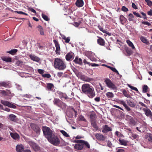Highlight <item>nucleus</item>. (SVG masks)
Wrapping results in <instances>:
<instances>
[{"mask_svg": "<svg viewBox=\"0 0 152 152\" xmlns=\"http://www.w3.org/2000/svg\"><path fill=\"white\" fill-rule=\"evenodd\" d=\"M82 79L83 80L87 82H89L92 80V78H89L84 75L82 76Z\"/></svg>", "mask_w": 152, "mask_h": 152, "instance_id": "nucleus-31", "label": "nucleus"}, {"mask_svg": "<svg viewBox=\"0 0 152 152\" xmlns=\"http://www.w3.org/2000/svg\"><path fill=\"white\" fill-rule=\"evenodd\" d=\"M54 104L59 107L62 101L59 99L55 98L53 100Z\"/></svg>", "mask_w": 152, "mask_h": 152, "instance_id": "nucleus-21", "label": "nucleus"}, {"mask_svg": "<svg viewBox=\"0 0 152 152\" xmlns=\"http://www.w3.org/2000/svg\"><path fill=\"white\" fill-rule=\"evenodd\" d=\"M63 39L65 40V42L66 43H69L70 41V37H63Z\"/></svg>", "mask_w": 152, "mask_h": 152, "instance_id": "nucleus-48", "label": "nucleus"}, {"mask_svg": "<svg viewBox=\"0 0 152 152\" xmlns=\"http://www.w3.org/2000/svg\"><path fill=\"white\" fill-rule=\"evenodd\" d=\"M54 87V85L52 83H49L47 84V88L48 90L52 91V88Z\"/></svg>", "mask_w": 152, "mask_h": 152, "instance_id": "nucleus-32", "label": "nucleus"}, {"mask_svg": "<svg viewBox=\"0 0 152 152\" xmlns=\"http://www.w3.org/2000/svg\"><path fill=\"white\" fill-rule=\"evenodd\" d=\"M140 39L141 41L143 43H145L146 45H148L149 44V42L148 40L144 37L143 36H141Z\"/></svg>", "mask_w": 152, "mask_h": 152, "instance_id": "nucleus-28", "label": "nucleus"}, {"mask_svg": "<svg viewBox=\"0 0 152 152\" xmlns=\"http://www.w3.org/2000/svg\"><path fill=\"white\" fill-rule=\"evenodd\" d=\"M74 54L73 53L69 52L66 56L65 58L67 61H70L72 60L74 58Z\"/></svg>", "mask_w": 152, "mask_h": 152, "instance_id": "nucleus-9", "label": "nucleus"}, {"mask_svg": "<svg viewBox=\"0 0 152 152\" xmlns=\"http://www.w3.org/2000/svg\"><path fill=\"white\" fill-rule=\"evenodd\" d=\"M31 128L36 133L38 134H39L41 132V129L38 125L35 124L31 123L30 124Z\"/></svg>", "mask_w": 152, "mask_h": 152, "instance_id": "nucleus-6", "label": "nucleus"}, {"mask_svg": "<svg viewBox=\"0 0 152 152\" xmlns=\"http://www.w3.org/2000/svg\"><path fill=\"white\" fill-rule=\"evenodd\" d=\"M75 4L78 7H81L83 6V0H77L75 2Z\"/></svg>", "mask_w": 152, "mask_h": 152, "instance_id": "nucleus-17", "label": "nucleus"}, {"mask_svg": "<svg viewBox=\"0 0 152 152\" xmlns=\"http://www.w3.org/2000/svg\"><path fill=\"white\" fill-rule=\"evenodd\" d=\"M107 97L111 99L114 96V94L112 92H108L106 94Z\"/></svg>", "mask_w": 152, "mask_h": 152, "instance_id": "nucleus-40", "label": "nucleus"}, {"mask_svg": "<svg viewBox=\"0 0 152 152\" xmlns=\"http://www.w3.org/2000/svg\"><path fill=\"white\" fill-rule=\"evenodd\" d=\"M147 3V4L150 7L152 6V2L149 0H145Z\"/></svg>", "mask_w": 152, "mask_h": 152, "instance_id": "nucleus-51", "label": "nucleus"}, {"mask_svg": "<svg viewBox=\"0 0 152 152\" xmlns=\"http://www.w3.org/2000/svg\"><path fill=\"white\" fill-rule=\"evenodd\" d=\"M48 140L52 144L55 145H57L60 143V141L56 136L54 134L52 135V136Z\"/></svg>", "mask_w": 152, "mask_h": 152, "instance_id": "nucleus-4", "label": "nucleus"}, {"mask_svg": "<svg viewBox=\"0 0 152 152\" xmlns=\"http://www.w3.org/2000/svg\"><path fill=\"white\" fill-rule=\"evenodd\" d=\"M121 10L122 11L125 12H126L128 11V9L125 6H122Z\"/></svg>", "mask_w": 152, "mask_h": 152, "instance_id": "nucleus-53", "label": "nucleus"}, {"mask_svg": "<svg viewBox=\"0 0 152 152\" xmlns=\"http://www.w3.org/2000/svg\"><path fill=\"white\" fill-rule=\"evenodd\" d=\"M129 126H133L137 125V122L133 118L131 117L129 120Z\"/></svg>", "mask_w": 152, "mask_h": 152, "instance_id": "nucleus-20", "label": "nucleus"}, {"mask_svg": "<svg viewBox=\"0 0 152 152\" xmlns=\"http://www.w3.org/2000/svg\"><path fill=\"white\" fill-rule=\"evenodd\" d=\"M126 42L128 45L132 48L133 49H135V47L134 46L133 43L129 40H126Z\"/></svg>", "mask_w": 152, "mask_h": 152, "instance_id": "nucleus-36", "label": "nucleus"}, {"mask_svg": "<svg viewBox=\"0 0 152 152\" xmlns=\"http://www.w3.org/2000/svg\"><path fill=\"white\" fill-rule=\"evenodd\" d=\"M20 152H31L30 150H24V146L22 144L20 145Z\"/></svg>", "mask_w": 152, "mask_h": 152, "instance_id": "nucleus-26", "label": "nucleus"}, {"mask_svg": "<svg viewBox=\"0 0 152 152\" xmlns=\"http://www.w3.org/2000/svg\"><path fill=\"white\" fill-rule=\"evenodd\" d=\"M53 41L56 48V50L55 51L56 53L57 54H60V48L59 44L58 43V42L56 40H54Z\"/></svg>", "mask_w": 152, "mask_h": 152, "instance_id": "nucleus-8", "label": "nucleus"}, {"mask_svg": "<svg viewBox=\"0 0 152 152\" xmlns=\"http://www.w3.org/2000/svg\"><path fill=\"white\" fill-rule=\"evenodd\" d=\"M58 96L61 99L64 98L65 99H66L67 98V96L65 94L61 92H58Z\"/></svg>", "mask_w": 152, "mask_h": 152, "instance_id": "nucleus-24", "label": "nucleus"}, {"mask_svg": "<svg viewBox=\"0 0 152 152\" xmlns=\"http://www.w3.org/2000/svg\"><path fill=\"white\" fill-rule=\"evenodd\" d=\"M23 98L24 100H26V98L30 99L31 97V96L30 95L26 94L24 95H20Z\"/></svg>", "mask_w": 152, "mask_h": 152, "instance_id": "nucleus-44", "label": "nucleus"}, {"mask_svg": "<svg viewBox=\"0 0 152 152\" xmlns=\"http://www.w3.org/2000/svg\"><path fill=\"white\" fill-rule=\"evenodd\" d=\"M9 118L10 120L13 121H16L17 118L15 115L13 114H10L9 116Z\"/></svg>", "mask_w": 152, "mask_h": 152, "instance_id": "nucleus-30", "label": "nucleus"}, {"mask_svg": "<svg viewBox=\"0 0 152 152\" xmlns=\"http://www.w3.org/2000/svg\"><path fill=\"white\" fill-rule=\"evenodd\" d=\"M29 143L30 146L35 151H36L39 149V147L36 143L32 141H29Z\"/></svg>", "mask_w": 152, "mask_h": 152, "instance_id": "nucleus-11", "label": "nucleus"}, {"mask_svg": "<svg viewBox=\"0 0 152 152\" xmlns=\"http://www.w3.org/2000/svg\"><path fill=\"white\" fill-rule=\"evenodd\" d=\"M142 23L143 24L146 25L148 26L151 25V23L148 21H142Z\"/></svg>", "mask_w": 152, "mask_h": 152, "instance_id": "nucleus-54", "label": "nucleus"}, {"mask_svg": "<svg viewBox=\"0 0 152 152\" xmlns=\"http://www.w3.org/2000/svg\"><path fill=\"white\" fill-rule=\"evenodd\" d=\"M54 66L55 69L59 70H63L66 67L64 62L59 58H56L54 61Z\"/></svg>", "mask_w": 152, "mask_h": 152, "instance_id": "nucleus-2", "label": "nucleus"}, {"mask_svg": "<svg viewBox=\"0 0 152 152\" xmlns=\"http://www.w3.org/2000/svg\"><path fill=\"white\" fill-rule=\"evenodd\" d=\"M94 100L96 102H99L100 101V98L99 97H97L94 99Z\"/></svg>", "mask_w": 152, "mask_h": 152, "instance_id": "nucleus-64", "label": "nucleus"}, {"mask_svg": "<svg viewBox=\"0 0 152 152\" xmlns=\"http://www.w3.org/2000/svg\"><path fill=\"white\" fill-rule=\"evenodd\" d=\"M18 51V50L17 49H12L10 50L7 51V53L10 54L12 55H14L16 54Z\"/></svg>", "mask_w": 152, "mask_h": 152, "instance_id": "nucleus-27", "label": "nucleus"}, {"mask_svg": "<svg viewBox=\"0 0 152 152\" xmlns=\"http://www.w3.org/2000/svg\"><path fill=\"white\" fill-rule=\"evenodd\" d=\"M107 146L110 148H112V144L111 142L110 141H108L107 143Z\"/></svg>", "mask_w": 152, "mask_h": 152, "instance_id": "nucleus-57", "label": "nucleus"}, {"mask_svg": "<svg viewBox=\"0 0 152 152\" xmlns=\"http://www.w3.org/2000/svg\"><path fill=\"white\" fill-rule=\"evenodd\" d=\"M104 82L108 88L114 90L116 89L117 87L116 86L109 78H106L104 80Z\"/></svg>", "mask_w": 152, "mask_h": 152, "instance_id": "nucleus-5", "label": "nucleus"}, {"mask_svg": "<svg viewBox=\"0 0 152 152\" xmlns=\"http://www.w3.org/2000/svg\"><path fill=\"white\" fill-rule=\"evenodd\" d=\"M2 59L3 61L8 62H10L12 61L11 58L9 57H3Z\"/></svg>", "mask_w": 152, "mask_h": 152, "instance_id": "nucleus-33", "label": "nucleus"}, {"mask_svg": "<svg viewBox=\"0 0 152 152\" xmlns=\"http://www.w3.org/2000/svg\"><path fill=\"white\" fill-rule=\"evenodd\" d=\"M127 86L131 89H132V90H134L135 91H138V90L134 86H131L129 84H127Z\"/></svg>", "mask_w": 152, "mask_h": 152, "instance_id": "nucleus-50", "label": "nucleus"}, {"mask_svg": "<svg viewBox=\"0 0 152 152\" xmlns=\"http://www.w3.org/2000/svg\"><path fill=\"white\" fill-rule=\"evenodd\" d=\"M63 73L62 72H58L57 74V75L59 77H60L62 76Z\"/></svg>", "mask_w": 152, "mask_h": 152, "instance_id": "nucleus-59", "label": "nucleus"}, {"mask_svg": "<svg viewBox=\"0 0 152 152\" xmlns=\"http://www.w3.org/2000/svg\"><path fill=\"white\" fill-rule=\"evenodd\" d=\"M108 67L114 72H117V70H116V69L114 67H112L110 66H108Z\"/></svg>", "mask_w": 152, "mask_h": 152, "instance_id": "nucleus-55", "label": "nucleus"}, {"mask_svg": "<svg viewBox=\"0 0 152 152\" xmlns=\"http://www.w3.org/2000/svg\"><path fill=\"white\" fill-rule=\"evenodd\" d=\"M112 130V129L107 125H105L102 126V132L103 133H107L108 132L111 131Z\"/></svg>", "mask_w": 152, "mask_h": 152, "instance_id": "nucleus-10", "label": "nucleus"}, {"mask_svg": "<svg viewBox=\"0 0 152 152\" xmlns=\"http://www.w3.org/2000/svg\"><path fill=\"white\" fill-rule=\"evenodd\" d=\"M29 56L31 59L34 61L38 62L40 61L39 58L35 55H30Z\"/></svg>", "mask_w": 152, "mask_h": 152, "instance_id": "nucleus-18", "label": "nucleus"}, {"mask_svg": "<svg viewBox=\"0 0 152 152\" xmlns=\"http://www.w3.org/2000/svg\"><path fill=\"white\" fill-rule=\"evenodd\" d=\"M90 118L91 119V122L95 121L96 118V115L94 114H91L90 115Z\"/></svg>", "mask_w": 152, "mask_h": 152, "instance_id": "nucleus-37", "label": "nucleus"}, {"mask_svg": "<svg viewBox=\"0 0 152 152\" xmlns=\"http://www.w3.org/2000/svg\"><path fill=\"white\" fill-rule=\"evenodd\" d=\"M141 14L143 16V18L144 19H147V17L146 14L142 12H141Z\"/></svg>", "mask_w": 152, "mask_h": 152, "instance_id": "nucleus-61", "label": "nucleus"}, {"mask_svg": "<svg viewBox=\"0 0 152 152\" xmlns=\"http://www.w3.org/2000/svg\"><path fill=\"white\" fill-rule=\"evenodd\" d=\"M119 141L120 144L122 145L126 146L127 144V141L124 139H119Z\"/></svg>", "mask_w": 152, "mask_h": 152, "instance_id": "nucleus-35", "label": "nucleus"}, {"mask_svg": "<svg viewBox=\"0 0 152 152\" xmlns=\"http://www.w3.org/2000/svg\"><path fill=\"white\" fill-rule=\"evenodd\" d=\"M126 52L129 55H131L132 53V52L130 50H126Z\"/></svg>", "mask_w": 152, "mask_h": 152, "instance_id": "nucleus-62", "label": "nucleus"}, {"mask_svg": "<svg viewBox=\"0 0 152 152\" xmlns=\"http://www.w3.org/2000/svg\"><path fill=\"white\" fill-rule=\"evenodd\" d=\"M132 7L134 9H137V6H136L135 4L134 3H132Z\"/></svg>", "mask_w": 152, "mask_h": 152, "instance_id": "nucleus-63", "label": "nucleus"}, {"mask_svg": "<svg viewBox=\"0 0 152 152\" xmlns=\"http://www.w3.org/2000/svg\"><path fill=\"white\" fill-rule=\"evenodd\" d=\"M83 146L82 143H80L76 144L74 148L79 150H81L83 149Z\"/></svg>", "mask_w": 152, "mask_h": 152, "instance_id": "nucleus-25", "label": "nucleus"}, {"mask_svg": "<svg viewBox=\"0 0 152 152\" xmlns=\"http://www.w3.org/2000/svg\"><path fill=\"white\" fill-rule=\"evenodd\" d=\"M79 118L80 120L83 121H86V119L84 118V116L81 115L79 117Z\"/></svg>", "mask_w": 152, "mask_h": 152, "instance_id": "nucleus-60", "label": "nucleus"}, {"mask_svg": "<svg viewBox=\"0 0 152 152\" xmlns=\"http://www.w3.org/2000/svg\"><path fill=\"white\" fill-rule=\"evenodd\" d=\"M0 93L4 96H7L11 93L9 90H7L6 91L5 90H0Z\"/></svg>", "mask_w": 152, "mask_h": 152, "instance_id": "nucleus-29", "label": "nucleus"}, {"mask_svg": "<svg viewBox=\"0 0 152 152\" xmlns=\"http://www.w3.org/2000/svg\"><path fill=\"white\" fill-rule=\"evenodd\" d=\"M124 96L127 98H131L130 95L128 94L126 90L125 89H124L122 91Z\"/></svg>", "mask_w": 152, "mask_h": 152, "instance_id": "nucleus-41", "label": "nucleus"}, {"mask_svg": "<svg viewBox=\"0 0 152 152\" xmlns=\"http://www.w3.org/2000/svg\"><path fill=\"white\" fill-rule=\"evenodd\" d=\"M75 142L77 143H81L84 146L85 145L88 148H90V145L88 142L83 140H78L75 141Z\"/></svg>", "mask_w": 152, "mask_h": 152, "instance_id": "nucleus-12", "label": "nucleus"}, {"mask_svg": "<svg viewBox=\"0 0 152 152\" xmlns=\"http://www.w3.org/2000/svg\"><path fill=\"white\" fill-rule=\"evenodd\" d=\"M66 107V104L65 103L62 102V103H61L60 105V106L59 107L62 109H65Z\"/></svg>", "mask_w": 152, "mask_h": 152, "instance_id": "nucleus-49", "label": "nucleus"}, {"mask_svg": "<svg viewBox=\"0 0 152 152\" xmlns=\"http://www.w3.org/2000/svg\"><path fill=\"white\" fill-rule=\"evenodd\" d=\"M42 16L43 19L46 21H48L50 20L48 16L43 13L42 14Z\"/></svg>", "mask_w": 152, "mask_h": 152, "instance_id": "nucleus-45", "label": "nucleus"}, {"mask_svg": "<svg viewBox=\"0 0 152 152\" xmlns=\"http://www.w3.org/2000/svg\"><path fill=\"white\" fill-rule=\"evenodd\" d=\"M10 83L9 81H3L0 83V87H3L5 88H9L10 87Z\"/></svg>", "mask_w": 152, "mask_h": 152, "instance_id": "nucleus-15", "label": "nucleus"}, {"mask_svg": "<svg viewBox=\"0 0 152 152\" xmlns=\"http://www.w3.org/2000/svg\"><path fill=\"white\" fill-rule=\"evenodd\" d=\"M126 101L127 104L129 106L133 107H135V105L134 102H132L130 100H126Z\"/></svg>", "mask_w": 152, "mask_h": 152, "instance_id": "nucleus-39", "label": "nucleus"}, {"mask_svg": "<svg viewBox=\"0 0 152 152\" xmlns=\"http://www.w3.org/2000/svg\"><path fill=\"white\" fill-rule=\"evenodd\" d=\"M91 124L92 127L94 128L95 129L97 130L98 129V128L97 126L96 121H91Z\"/></svg>", "mask_w": 152, "mask_h": 152, "instance_id": "nucleus-38", "label": "nucleus"}, {"mask_svg": "<svg viewBox=\"0 0 152 152\" xmlns=\"http://www.w3.org/2000/svg\"><path fill=\"white\" fill-rule=\"evenodd\" d=\"M95 136L96 139L98 140L103 141L105 139V137L100 133L96 134Z\"/></svg>", "mask_w": 152, "mask_h": 152, "instance_id": "nucleus-13", "label": "nucleus"}, {"mask_svg": "<svg viewBox=\"0 0 152 152\" xmlns=\"http://www.w3.org/2000/svg\"><path fill=\"white\" fill-rule=\"evenodd\" d=\"M133 14L135 15L136 17H139V18H141V16L138 13H137L135 12H133Z\"/></svg>", "mask_w": 152, "mask_h": 152, "instance_id": "nucleus-56", "label": "nucleus"}, {"mask_svg": "<svg viewBox=\"0 0 152 152\" xmlns=\"http://www.w3.org/2000/svg\"><path fill=\"white\" fill-rule=\"evenodd\" d=\"M82 90L84 94H87L90 98H92L95 96L94 91L88 84H83L82 87Z\"/></svg>", "mask_w": 152, "mask_h": 152, "instance_id": "nucleus-1", "label": "nucleus"}, {"mask_svg": "<svg viewBox=\"0 0 152 152\" xmlns=\"http://www.w3.org/2000/svg\"><path fill=\"white\" fill-rule=\"evenodd\" d=\"M128 18V20L129 21H133V18H134V16L132 14L130 13L129 15Z\"/></svg>", "mask_w": 152, "mask_h": 152, "instance_id": "nucleus-46", "label": "nucleus"}, {"mask_svg": "<svg viewBox=\"0 0 152 152\" xmlns=\"http://www.w3.org/2000/svg\"><path fill=\"white\" fill-rule=\"evenodd\" d=\"M73 62L80 65H82L83 64L82 59L81 58H79L78 56L75 57V59L73 61Z\"/></svg>", "mask_w": 152, "mask_h": 152, "instance_id": "nucleus-19", "label": "nucleus"}, {"mask_svg": "<svg viewBox=\"0 0 152 152\" xmlns=\"http://www.w3.org/2000/svg\"><path fill=\"white\" fill-rule=\"evenodd\" d=\"M60 132L63 134V135L65 137H69V135L66 132L63 130H60Z\"/></svg>", "mask_w": 152, "mask_h": 152, "instance_id": "nucleus-43", "label": "nucleus"}, {"mask_svg": "<svg viewBox=\"0 0 152 152\" xmlns=\"http://www.w3.org/2000/svg\"><path fill=\"white\" fill-rule=\"evenodd\" d=\"M119 19L122 25L124 24L127 21L126 18L122 15H121L120 16Z\"/></svg>", "mask_w": 152, "mask_h": 152, "instance_id": "nucleus-22", "label": "nucleus"}, {"mask_svg": "<svg viewBox=\"0 0 152 152\" xmlns=\"http://www.w3.org/2000/svg\"><path fill=\"white\" fill-rule=\"evenodd\" d=\"M146 138L149 141L152 142V134H150L147 135Z\"/></svg>", "mask_w": 152, "mask_h": 152, "instance_id": "nucleus-42", "label": "nucleus"}, {"mask_svg": "<svg viewBox=\"0 0 152 152\" xmlns=\"http://www.w3.org/2000/svg\"><path fill=\"white\" fill-rule=\"evenodd\" d=\"M143 110L144 111L145 114L148 117L152 116V113L149 109L148 108H143Z\"/></svg>", "mask_w": 152, "mask_h": 152, "instance_id": "nucleus-16", "label": "nucleus"}, {"mask_svg": "<svg viewBox=\"0 0 152 152\" xmlns=\"http://www.w3.org/2000/svg\"><path fill=\"white\" fill-rule=\"evenodd\" d=\"M98 39H97V43L100 45L104 46L105 42L104 40L102 37L97 36Z\"/></svg>", "mask_w": 152, "mask_h": 152, "instance_id": "nucleus-14", "label": "nucleus"}, {"mask_svg": "<svg viewBox=\"0 0 152 152\" xmlns=\"http://www.w3.org/2000/svg\"><path fill=\"white\" fill-rule=\"evenodd\" d=\"M38 72L39 73L43 75L44 72V71L42 69H39L38 70Z\"/></svg>", "mask_w": 152, "mask_h": 152, "instance_id": "nucleus-58", "label": "nucleus"}, {"mask_svg": "<svg viewBox=\"0 0 152 152\" xmlns=\"http://www.w3.org/2000/svg\"><path fill=\"white\" fill-rule=\"evenodd\" d=\"M10 134L11 137L14 139H16L19 137V135L15 133L10 132Z\"/></svg>", "mask_w": 152, "mask_h": 152, "instance_id": "nucleus-34", "label": "nucleus"}, {"mask_svg": "<svg viewBox=\"0 0 152 152\" xmlns=\"http://www.w3.org/2000/svg\"><path fill=\"white\" fill-rule=\"evenodd\" d=\"M42 129L44 135L48 140L54 134L52 131L48 127L43 126Z\"/></svg>", "mask_w": 152, "mask_h": 152, "instance_id": "nucleus-3", "label": "nucleus"}, {"mask_svg": "<svg viewBox=\"0 0 152 152\" xmlns=\"http://www.w3.org/2000/svg\"><path fill=\"white\" fill-rule=\"evenodd\" d=\"M1 103L3 105L7 106L11 108L15 109L16 107V106L12 103H10L7 101L1 100Z\"/></svg>", "mask_w": 152, "mask_h": 152, "instance_id": "nucleus-7", "label": "nucleus"}, {"mask_svg": "<svg viewBox=\"0 0 152 152\" xmlns=\"http://www.w3.org/2000/svg\"><path fill=\"white\" fill-rule=\"evenodd\" d=\"M42 76L44 77H46L48 78H50L51 77L50 74H45L42 75Z\"/></svg>", "mask_w": 152, "mask_h": 152, "instance_id": "nucleus-52", "label": "nucleus"}, {"mask_svg": "<svg viewBox=\"0 0 152 152\" xmlns=\"http://www.w3.org/2000/svg\"><path fill=\"white\" fill-rule=\"evenodd\" d=\"M148 87L146 85H144L143 87L142 91L143 92L146 93L148 92Z\"/></svg>", "mask_w": 152, "mask_h": 152, "instance_id": "nucleus-47", "label": "nucleus"}, {"mask_svg": "<svg viewBox=\"0 0 152 152\" xmlns=\"http://www.w3.org/2000/svg\"><path fill=\"white\" fill-rule=\"evenodd\" d=\"M37 28H38V30L40 34L42 36H45V34L44 31V29L40 25H39Z\"/></svg>", "mask_w": 152, "mask_h": 152, "instance_id": "nucleus-23", "label": "nucleus"}]
</instances>
